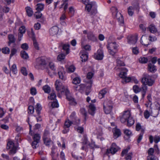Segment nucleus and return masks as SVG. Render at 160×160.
I'll return each mask as SVG.
<instances>
[{
    "instance_id": "obj_1",
    "label": "nucleus",
    "mask_w": 160,
    "mask_h": 160,
    "mask_svg": "<svg viewBox=\"0 0 160 160\" xmlns=\"http://www.w3.org/2000/svg\"><path fill=\"white\" fill-rule=\"evenodd\" d=\"M120 121L122 123L127 122V126L130 127L134 123V121L131 116L130 110L124 111L120 117Z\"/></svg>"
},
{
    "instance_id": "obj_2",
    "label": "nucleus",
    "mask_w": 160,
    "mask_h": 160,
    "mask_svg": "<svg viewBox=\"0 0 160 160\" xmlns=\"http://www.w3.org/2000/svg\"><path fill=\"white\" fill-rule=\"evenodd\" d=\"M111 10L113 17L116 18L120 23L123 24L124 21L123 17L120 13L118 12L117 8L115 7H113L111 8Z\"/></svg>"
},
{
    "instance_id": "obj_3",
    "label": "nucleus",
    "mask_w": 160,
    "mask_h": 160,
    "mask_svg": "<svg viewBox=\"0 0 160 160\" xmlns=\"http://www.w3.org/2000/svg\"><path fill=\"white\" fill-rule=\"evenodd\" d=\"M121 71L119 76L122 79V82L124 83L130 82L131 80V78L130 77H127L126 76L128 70L124 68H121Z\"/></svg>"
},
{
    "instance_id": "obj_4",
    "label": "nucleus",
    "mask_w": 160,
    "mask_h": 160,
    "mask_svg": "<svg viewBox=\"0 0 160 160\" xmlns=\"http://www.w3.org/2000/svg\"><path fill=\"white\" fill-rule=\"evenodd\" d=\"M142 82L143 84L149 86H152L154 82V80L152 79V77L146 73L143 74Z\"/></svg>"
},
{
    "instance_id": "obj_5",
    "label": "nucleus",
    "mask_w": 160,
    "mask_h": 160,
    "mask_svg": "<svg viewBox=\"0 0 160 160\" xmlns=\"http://www.w3.org/2000/svg\"><path fill=\"white\" fill-rule=\"evenodd\" d=\"M118 47V45L115 42H108L107 45L109 52L112 56L116 52Z\"/></svg>"
},
{
    "instance_id": "obj_6",
    "label": "nucleus",
    "mask_w": 160,
    "mask_h": 160,
    "mask_svg": "<svg viewBox=\"0 0 160 160\" xmlns=\"http://www.w3.org/2000/svg\"><path fill=\"white\" fill-rule=\"evenodd\" d=\"M92 82L91 81H90L89 82L86 84V85L84 84H81L78 86H74V88L77 90V88L79 87L80 90H84L85 86L86 87V94L88 95L90 92V89L92 87Z\"/></svg>"
},
{
    "instance_id": "obj_7",
    "label": "nucleus",
    "mask_w": 160,
    "mask_h": 160,
    "mask_svg": "<svg viewBox=\"0 0 160 160\" xmlns=\"http://www.w3.org/2000/svg\"><path fill=\"white\" fill-rule=\"evenodd\" d=\"M85 9L88 12L91 11L90 13L91 14L96 13L97 10L95 5V2H90V3L86 6Z\"/></svg>"
},
{
    "instance_id": "obj_8",
    "label": "nucleus",
    "mask_w": 160,
    "mask_h": 160,
    "mask_svg": "<svg viewBox=\"0 0 160 160\" xmlns=\"http://www.w3.org/2000/svg\"><path fill=\"white\" fill-rule=\"evenodd\" d=\"M112 104L111 102L107 100L103 103V109L105 113L108 114L112 111Z\"/></svg>"
},
{
    "instance_id": "obj_9",
    "label": "nucleus",
    "mask_w": 160,
    "mask_h": 160,
    "mask_svg": "<svg viewBox=\"0 0 160 160\" xmlns=\"http://www.w3.org/2000/svg\"><path fill=\"white\" fill-rule=\"evenodd\" d=\"M33 141L32 143V145L33 148H36L39 146L38 143L40 142V136L38 134H36L33 137Z\"/></svg>"
},
{
    "instance_id": "obj_10",
    "label": "nucleus",
    "mask_w": 160,
    "mask_h": 160,
    "mask_svg": "<svg viewBox=\"0 0 160 160\" xmlns=\"http://www.w3.org/2000/svg\"><path fill=\"white\" fill-rule=\"evenodd\" d=\"M119 148L117 146L116 143H113L109 149H107L106 153V154L110 153L114 154L119 149Z\"/></svg>"
},
{
    "instance_id": "obj_11",
    "label": "nucleus",
    "mask_w": 160,
    "mask_h": 160,
    "mask_svg": "<svg viewBox=\"0 0 160 160\" xmlns=\"http://www.w3.org/2000/svg\"><path fill=\"white\" fill-rule=\"evenodd\" d=\"M7 148L10 149L9 153L10 154H13L16 153L17 148L13 142L12 141H9L7 144Z\"/></svg>"
},
{
    "instance_id": "obj_12",
    "label": "nucleus",
    "mask_w": 160,
    "mask_h": 160,
    "mask_svg": "<svg viewBox=\"0 0 160 160\" xmlns=\"http://www.w3.org/2000/svg\"><path fill=\"white\" fill-rule=\"evenodd\" d=\"M104 57L103 51L101 49H98L94 55V58L96 59L101 60Z\"/></svg>"
},
{
    "instance_id": "obj_13",
    "label": "nucleus",
    "mask_w": 160,
    "mask_h": 160,
    "mask_svg": "<svg viewBox=\"0 0 160 160\" xmlns=\"http://www.w3.org/2000/svg\"><path fill=\"white\" fill-rule=\"evenodd\" d=\"M55 85L56 90L58 92L60 91L62 93V91H63V89L64 87L62 83L58 80H57L56 81Z\"/></svg>"
},
{
    "instance_id": "obj_14",
    "label": "nucleus",
    "mask_w": 160,
    "mask_h": 160,
    "mask_svg": "<svg viewBox=\"0 0 160 160\" xmlns=\"http://www.w3.org/2000/svg\"><path fill=\"white\" fill-rule=\"evenodd\" d=\"M141 42L142 44L145 46H148L149 44V40L148 36L143 35L141 38Z\"/></svg>"
},
{
    "instance_id": "obj_15",
    "label": "nucleus",
    "mask_w": 160,
    "mask_h": 160,
    "mask_svg": "<svg viewBox=\"0 0 160 160\" xmlns=\"http://www.w3.org/2000/svg\"><path fill=\"white\" fill-rule=\"evenodd\" d=\"M80 54L81 55L80 58L82 62H86L88 59V55L87 52L84 50H81Z\"/></svg>"
},
{
    "instance_id": "obj_16",
    "label": "nucleus",
    "mask_w": 160,
    "mask_h": 160,
    "mask_svg": "<svg viewBox=\"0 0 160 160\" xmlns=\"http://www.w3.org/2000/svg\"><path fill=\"white\" fill-rule=\"evenodd\" d=\"M128 42L130 44H134L137 42V38L136 36H131L128 37Z\"/></svg>"
},
{
    "instance_id": "obj_17",
    "label": "nucleus",
    "mask_w": 160,
    "mask_h": 160,
    "mask_svg": "<svg viewBox=\"0 0 160 160\" xmlns=\"http://www.w3.org/2000/svg\"><path fill=\"white\" fill-rule=\"evenodd\" d=\"M59 31V28L56 26L52 27L49 30V32L50 34L52 36L57 35Z\"/></svg>"
},
{
    "instance_id": "obj_18",
    "label": "nucleus",
    "mask_w": 160,
    "mask_h": 160,
    "mask_svg": "<svg viewBox=\"0 0 160 160\" xmlns=\"http://www.w3.org/2000/svg\"><path fill=\"white\" fill-rule=\"evenodd\" d=\"M96 109V107L94 104H91L89 106L88 112L91 115L93 116L95 113Z\"/></svg>"
},
{
    "instance_id": "obj_19",
    "label": "nucleus",
    "mask_w": 160,
    "mask_h": 160,
    "mask_svg": "<svg viewBox=\"0 0 160 160\" xmlns=\"http://www.w3.org/2000/svg\"><path fill=\"white\" fill-rule=\"evenodd\" d=\"M36 65L37 66L44 65L46 64L45 60L41 58H38L36 59Z\"/></svg>"
},
{
    "instance_id": "obj_20",
    "label": "nucleus",
    "mask_w": 160,
    "mask_h": 160,
    "mask_svg": "<svg viewBox=\"0 0 160 160\" xmlns=\"http://www.w3.org/2000/svg\"><path fill=\"white\" fill-rule=\"evenodd\" d=\"M8 39L9 40L8 42V45L10 46L11 43H14L16 41V38L14 35L12 34H10L8 35Z\"/></svg>"
},
{
    "instance_id": "obj_21",
    "label": "nucleus",
    "mask_w": 160,
    "mask_h": 160,
    "mask_svg": "<svg viewBox=\"0 0 160 160\" xmlns=\"http://www.w3.org/2000/svg\"><path fill=\"white\" fill-rule=\"evenodd\" d=\"M136 129L137 131L141 130V132H144L145 128L143 126H142L140 123L138 122L136 124Z\"/></svg>"
},
{
    "instance_id": "obj_22",
    "label": "nucleus",
    "mask_w": 160,
    "mask_h": 160,
    "mask_svg": "<svg viewBox=\"0 0 160 160\" xmlns=\"http://www.w3.org/2000/svg\"><path fill=\"white\" fill-rule=\"evenodd\" d=\"M148 29L150 32L152 33H154L157 32V30L155 26L153 24H151L148 27Z\"/></svg>"
},
{
    "instance_id": "obj_23",
    "label": "nucleus",
    "mask_w": 160,
    "mask_h": 160,
    "mask_svg": "<svg viewBox=\"0 0 160 160\" xmlns=\"http://www.w3.org/2000/svg\"><path fill=\"white\" fill-rule=\"evenodd\" d=\"M64 72V68L62 67L60 68V70L58 72L59 78L62 80H65L66 77L64 76L63 72Z\"/></svg>"
},
{
    "instance_id": "obj_24",
    "label": "nucleus",
    "mask_w": 160,
    "mask_h": 160,
    "mask_svg": "<svg viewBox=\"0 0 160 160\" xmlns=\"http://www.w3.org/2000/svg\"><path fill=\"white\" fill-rule=\"evenodd\" d=\"M138 6V4H137V6L136 7H133L132 6H130L128 7V14L130 16H132L133 14V12L134 9L137 8Z\"/></svg>"
},
{
    "instance_id": "obj_25",
    "label": "nucleus",
    "mask_w": 160,
    "mask_h": 160,
    "mask_svg": "<svg viewBox=\"0 0 160 160\" xmlns=\"http://www.w3.org/2000/svg\"><path fill=\"white\" fill-rule=\"evenodd\" d=\"M87 37L88 39L94 41L96 40V37L93 34L92 32H90L88 33Z\"/></svg>"
},
{
    "instance_id": "obj_26",
    "label": "nucleus",
    "mask_w": 160,
    "mask_h": 160,
    "mask_svg": "<svg viewBox=\"0 0 160 160\" xmlns=\"http://www.w3.org/2000/svg\"><path fill=\"white\" fill-rule=\"evenodd\" d=\"M107 92V89L106 88H104L101 90L99 93L98 97L100 99H102L104 96V95Z\"/></svg>"
},
{
    "instance_id": "obj_27",
    "label": "nucleus",
    "mask_w": 160,
    "mask_h": 160,
    "mask_svg": "<svg viewBox=\"0 0 160 160\" xmlns=\"http://www.w3.org/2000/svg\"><path fill=\"white\" fill-rule=\"evenodd\" d=\"M63 90V91H62V92H65L68 99L69 101L72 100L73 98L72 97L69 96V90L67 88H65V87H64Z\"/></svg>"
},
{
    "instance_id": "obj_28",
    "label": "nucleus",
    "mask_w": 160,
    "mask_h": 160,
    "mask_svg": "<svg viewBox=\"0 0 160 160\" xmlns=\"http://www.w3.org/2000/svg\"><path fill=\"white\" fill-rule=\"evenodd\" d=\"M36 7L37 11L40 12L44 9V4L42 3H39L36 5Z\"/></svg>"
},
{
    "instance_id": "obj_29",
    "label": "nucleus",
    "mask_w": 160,
    "mask_h": 160,
    "mask_svg": "<svg viewBox=\"0 0 160 160\" xmlns=\"http://www.w3.org/2000/svg\"><path fill=\"white\" fill-rule=\"evenodd\" d=\"M44 144L47 146L49 147L50 145L53 144V142L49 138L43 139Z\"/></svg>"
},
{
    "instance_id": "obj_30",
    "label": "nucleus",
    "mask_w": 160,
    "mask_h": 160,
    "mask_svg": "<svg viewBox=\"0 0 160 160\" xmlns=\"http://www.w3.org/2000/svg\"><path fill=\"white\" fill-rule=\"evenodd\" d=\"M25 9L28 16L29 17L32 16L33 14V12L32 9L29 7H27L25 8Z\"/></svg>"
},
{
    "instance_id": "obj_31",
    "label": "nucleus",
    "mask_w": 160,
    "mask_h": 160,
    "mask_svg": "<svg viewBox=\"0 0 160 160\" xmlns=\"http://www.w3.org/2000/svg\"><path fill=\"white\" fill-rule=\"evenodd\" d=\"M147 89L148 88L146 86V85L143 84L141 90L142 93V97L143 98H144L145 96Z\"/></svg>"
},
{
    "instance_id": "obj_32",
    "label": "nucleus",
    "mask_w": 160,
    "mask_h": 160,
    "mask_svg": "<svg viewBox=\"0 0 160 160\" xmlns=\"http://www.w3.org/2000/svg\"><path fill=\"white\" fill-rule=\"evenodd\" d=\"M148 68L149 71L151 72H155L156 71L155 66L151 63L148 64Z\"/></svg>"
},
{
    "instance_id": "obj_33",
    "label": "nucleus",
    "mask_w": 160,
    "mask_h": 160,
    "mask_svg": "<svg viewBox=\"0 0 160 160\" xmlns=\"http://www.w3.org/2000/svg\"><path fill=\"white\" fill-rule=\"evenodd\" d=\"M50 135V132L48 130L45 129L43 132L42 136L43 139L49 138Z\"/></svg>"
},
{
    "instance_id": "obj_34",
    "label": "nucleus",
    "mask_w": 160,
    "mask_h": 160,
    "mask_svg": "<svg viewBox=\"0 0 160 160\" xmlns=\"http://www.w3.org/2000/svg\"><path fill=\"white\" fill-rule=\"evenodd\" d=\"M21 55L22 58L26 59L29 58L28 54L25 51L22 50L21 52Z\"/></svg>"
},
{
    "instance_id": "obj_35",
    "label": "nucleus",
    "mask_w": 160,
    "mask_h": 160,
    "mask_svg": "<svg viewBox=\"0 0 160 160\" xmlns=\"http://www.w3.org/2000/svg\"><path fill=\"white\" fill-rule=\"evenodd\" d=\"M42 108L41 105L39 103H37L35 108V110L37 113L39 115L40 113V111L41 110Z\"/></svg>"
},
{
    "instance_id": "obj_36",
    "label": "nucleus",
    "mask_w": 160,
    "mask_h": 160,
    "mask_svg": "<svg viewBox=\"0 0 160 160\" xmlns=\"http://www.w3.org/2000/svg\"><path fill=\"white\" fill-rule=\"evenodd\" d=\"M10 70L12 71L14 74H16L17 72L16 65L15 64H13L11 68H10Z\"/></svg>"
},
{
    "instance_id": "obj_37",
    "label": "nucleus",
    "mask_w": 160,
    "mask_h": 160,
    "mask_svg": "<svg viewBox=\"0 0 160 160\" xmlns=\"http://www.w3.org/2000/svg\"><path fill=\"white\" fill-rule=\"evenodd\" d=\"M56 97V95L54 92H52L50 93L48 97L49 100H52L55 99Z\"/></svg>"
},
{
    "instance_id": "obj_38",
    "label": "nucleus",
    "mask_w": 160,
    "mask_h": 160,
    "mask_svg": "<svg viewBox=\"0 0 160 160\" xmlns=\"http://www.w3.org/2000/svg\"><path fill=\"white\" fill-rule=\"evenodd\" d=\"M72 123V122L71 121L68 119L67 120L65 121V122L64 127H65L67 128H69V127L71 125Z\"/></svg>"
},
{
    "instance_id": "obj_39",
    "label": "nucleus",
    "mask_w": 160,
    "mask_h": 160,
    "mask_svg": "<svg viewBox=\"0 0 160 160\" xmlns=\"http://www.w3.org/2000/svg\"><path fill=\"white\" fill-rule=\"evenodd\" d=\"M121 135V132L119 129H115L114 130V135L116 138L118 137Z\"/></svg>"
},
{
    "instance_id": "obj_40",
    "label": "nucleus",
    "mask_w": 160,
    "mask_h": 160,
    "mask_svg": "<svg viewBox=\"0 0 160 160\" xmlns=\"http://www.w3.org/2000/svg\"><path fill=\"white\" fill-rule=\"evenodd\" d=\"M80 112L81 114L83 115L84 116V120L85 121H86L87 119V113L85 110V109L84 108H82L80 110Z\"/></svg>"
},
{
    "instance_id": "obj_41",
    "label": "nucleus",
    "mask_w": 160,
    "mask_h": 160,
    "mask_svg": "<svg viewBox=\"0 0 160 160\" xmlns=\"http://www.w3.org/2000/svg\"><path fill=\"white\" fill-rule=\"evenodd\" d=\"M69 44H65L62 46L63 49L66 51V53L68 54L69 52Z\"/></svg>"
},
{
    "instance_id": "obj_42",
    "label": "nucleus",
    "mask_w": 160,
    "mask_h": 160,
    "mask_svg": "<svg viewBox=\"0 0 160 160\" xmlns=\"http://www.w3.org/2000/svg\"><path fill=\"white\" fill-rule=\"evenodd\" d=\"M2 52L5 54H9L10 52L9 48L8 47L3 48L2 49Z\"/></svg>"
},
{
    "instance_id": "obj_43",
    "label": "nucleus",
    "mask_w": 160,
    "mask_h": 160,
    "mask_svg": "<svg viewBox=\"0 0 160 160\" xmlns=\"http://www.w3.org/2000/svg\"><path fill=\"white\" fill-rule=\"evenodd\" d=\"M81 80L80 78L76 77L73 78L72 82L74 84H77L80 83Z\"/></svg>"
},
{
    "instance_id": "obj_44",
    "label": "nucleus",
    "mask_w": 160,
    "mask_h": 160,
    "mask_svg": "<svg viewBox=\"0 0 160 160\" xmlns=\"http://www.w3.org/2000/svg\"><path fill=\"white\" fill-rule=\"evenodd\" d=\"M43 89L45 93H48L50 91V88L47 85L44 86Z\"/></svg>"
},
{
    "instance_id": "obj_45",
    "label": "nucleus",
    "mask_w": 160,
    "mask_h": 160,
    "mask_svg": "<svg viewBox=\"0 0 160 160\" xmlns=\"http://www.w3.org/2000/svg\"><path fill=\"white\" fill-rule=\"evenodd\" d=\"M68 71L69 73L72 72L75 69V68L73 65H71L68 68Z\"/></svg>"
},
{
    "instance_id": "obj_46",
    "label": "nucleus",
    "mask_w": 160,
    "mask_h": 160,
    "mask_svg": "<svg viewBox=\"0 0 160 160\" xmlns=\"http://www.w3.org/2000/svg\"><path fill=\"white\" fill-rule=\"evenodd\" d=\"M42 15V14L41 12L38 11L35 12L34 15V16L37 19L40 18L41 17Z\"/></svg>"
},
{
    "instance_id": "obj_47",
    "label": "nucleus",
    "mask_w": 160,
    "mask_h": 160,
    "mask_svg": "<svg viewBox=\"0 0 160 160\" xmlns=\"http://www.w3.org/2000/svg\"><path fill=\"white\" fill-rule=\"evenodd\" d=\"M17 51V50L15 48H12L11 50V52L10 54V58L13 56L15 55Z\"/></svg>"
},
{
    "instance_id": "obj_48",
    "label": "nucleus",
    "mask_w": 160,
    "mask_h": 160,
    "mask_svg": "<svg viewBox=\"0 0 160 160\" xmlns=\"http://www.w3.org/2000/svg\"><path fill=\"white\" fill-rule=\"evenodd\" d=\"M30 93L32 95H35L37 93L36 88L34 87H32L30 89Z\"/></svg>"
},
{
    "instance_id": "obj_49",
    "label": "nucleus",
    "mask_w": 160,
    "mask_h": 160,
    "mask_svg": "<svg viewBox=\"0 0 160 160\" xmlns=\"http://www.w3.org/2000/svg\"><path fill=\"white\" fill-rule=\"evenodd\" d=\"M21 72L22 74L24 76H27L28 75L27 71L25 67H22L21 68Z\"/></svg>"
},
{
    "instance_id": "obj_50",
    "label": "nucleus",
    "mask_w": 160,
    "mask_h": 160,
    "mask_svg": "<svg viewBox=\"0 0 160 160\" xmlns=\"http://www.w3.org/2000/svg\"><path fill=\"white\" fill-rule=\"evenodd\" d=\"M49 68L54 72L56 70L55 67L54 63L52 62H50L49 63Z\"/></svg>"
},
{
    "instance_id": "obj_51",
    "label": "nucleus",
    "mask_w": 160,
    "mask_h": 160,
    "mask_svg": "<svg viewBox=\"0 0 160 160\" xmlns=\"http://www.w3.org/2000/svg\"><path fill=\"white\" fill-rule=\"evenodd\" d=\"M139 61L141 63H146L148 62V59L145 57H141L139 58Z\"/></svg>"
},
{
    "instance_id": "obj_52",
    "label": "nucleus",
    "mask_w": 160,
    "mask_h": 160,
    "mask_svg": "<svg viewBox=\"0 0 160 160\" xmlns=\"http://www.w3.org/2000/svg\"><path fill=\"white\" fill-rule=\"evenodd\" d=\"M65 57V55L63 54H61L57 57V59L59 61H61L63 60Z\"/></svg>"
},
{
    "instance_id": "obj_53",
    "label": "nucleus",
    "mask_w": 160,
    "mask_h": 160,
    "mask_svg": "<svg viewBox=\"0 0 160 160\" xmlns=\"http://www.w3.org/2000/svg\"><path fill=\"white\" fill-rule=\"evenodd\" d=\"M130 148L129 147H127L126 149H124L122 151L121 154L122 156H123L125 154L127 153L129 150H130Z\"/></svg>"
},
{
    "instance_id": "obj_54",
    "label": "nucleus",
    "mask_w": 160,
    "mask_h": 160,
    "mask_svg": "<svg viewBox=\"0 0 160 160\" xmlns=\"http://www.w3.org/2000/svg\"><path fill=\"white\" fill-rule=\"evenodd\" d=\"M59 106V104L57 101H55L52 102L51 104V107L52 108H58Z\"/></svg>"
},
{
    "instance_id": "obj_55",
    "label": "nucleus",
    "mask_w": 160,
    "mask_h": 160,
    "mask_svg": "<svg viewBox=\"0 0 160 160\" xmlns=\"http://www.w3.org/2000/svg\"><path fill=\"white\" fill-rule=\"evenodd\" d=\"M25 27L24 26H22L19 29V31L20 33L23 34L25 32Z\"/></svg>"
},
{
    "instance_id": "obj_56",
    "label": "nucleus",
    "mask_w": 160,
    "mask_h": 160,
    "mask_svg": "<svg viewBox=\"0 0 160 160\" xmlns=\"http://www.w3.org/2000/svg\"><path fill=\"white\" fill-rule=\"evenodd\" d=\"M33 45L35 48H36V49L38 50H39V47L38 46V45L37 42H36L35 39H33Z\"/></svg>"
},
{
    "instance_id": "obj_57",
    "label": "nucleus",
    "mask_w": 160,
    "mask_h": 160,
    "mask_svg": "<svg viewBox=\"0 0 160 160\" xmlns=\"http://www.w3.org/2000/svg\"><path fill=\"white\" fill-rule=\"evenodd\" d=\"M21 48L23 50H27L28 48V46L26 43H24L21 45Z\"/></svg>"
},
{
    "instance_id": "obj_58",
    "label": "nucleus",
    "mask_w": 160,
    "mask_h": 160,
    "mask_svg": "<svg viewBox=\"0 0 160 160\" xmlns=\"http://www.w3.org/2000/svg\"><path fill=\"white\" fill-rule=\"evenodd\" d=\"M133 90L135 92L138 93L140 91V89L138 87L137 85H134L133 86Z\"/></svg>"
},
{
    "instance_id": "obj_59",
    "label": "nucleus",
    "mask_w": 160,
    "mask_h": 160,
    "mask_svg": "<svg viewBox=\"0 0 160 160\" xmlns=\"http://www.w3.org/2000/svg\"><path fill=\"white\" fill-rule=\"evenodd\" d=\"M77 131L79 133H82L84 131L83 128L82 127H78L76 128Z\"/></svg>"
},
{
    "instance_id": "obj_60",
    "label": "nucleus",
    "mask_w": 160,
    "mask_h": 160,
    "mask_svg": "<svg viewBox=\"0 0 160 160\" xmlns=\"http://www.w3.org/2000/svg\"><path fill=\"white\" fill-rule=\"evenodd\" d=\"M144 115L145 118L148 119L150 116V113L147 110H145L144 112Z\"/></svg>"
},
{
    "instance_id": "obj_61",
    "label": "nucleus",
    "mask_w": 160,
    "mask_h": 160,
    "mask_svg": "<svg viewBox=\"0 0 160 160\" xmlns=\"http://www.w3.org/2000/svg\"><path fill=\"white\" fill-rule=\"evenodd\" d=\"M28 113L32 114L33 113L34 111V108L32 106H29L28 108Z\"/></svg>"
},
{
    "instance_id": "obj_62",
    "label": "nucleus",
    "mask_w": 160,
    "mask_h": 160,
    "mask_svg": "<svg viewBox=\"0 0 160 160\" xmlns=\"http://www.w3.org/2000/svg\"><path fill=\"white\" fill-rule=\"evenodd\" d=\"M75 115V113L74 112H73L70 115V118L72 120V122L74 120H75L76 119L77 117H76Z\"/></svg>"
},
{
    "instance_id": "obj_63",
    "label": "nucleus",
    "mask_w": 160,
    "mask_h": 160,
    "mask_svg": "<svg viewBox=\"0 0 160 160\" xmlns=\"http://www.w3.org/2000/svg\"><path fill=\"white\" fill-rule=\"evenodd\" d=\"M132 52L135 54H137L139 53V50L137 47H135L132 49Z\"/></svg>"
},
{
    "instance_id": "obj_64",
    "label": "nucleus",
    "mask_w": 160,
    "mask_h": 160,
    "mask_svg": "<svg viewBox=\"0 0 160 160\" xmlns=\"http://www.w3.org/2000/svg\"><path fill=\"white\" fill-rule=\"evenodd\" d=\"M132 152H129L128 153L127 157H126V160H131L132 159Z\"/></svg>"
}]
</instances>
